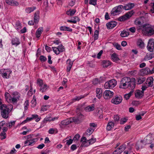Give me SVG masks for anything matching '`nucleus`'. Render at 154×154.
I'll list each match as a JSON object with an SVG mask.
<instances>
[{"mask_svg":"<svg viewBox=\"0 0 154 154\" xmlns=\"http://www.w3.org/2000/svg\"><path fill=\"white\" fill-rule=\"evenodd\" d=\"M135 79L134 78L124 77L120 81L119 88L123 89L128 88L132 91L135 87Z\"/></svg>","mask_w":154,"mask_h":154,"instance_id":"nucleus-1","label":"nucleus"},{"mask_svg":"<svg viewBox=\"0 0 154 154\" xmlns=\"http://www.w3.org/2000/svg\"><path fill=\"white\" fill-rule=\"evenodd\" d=\"M7 95H9V94H5L6 100L8 103H12L13 104H16L19 100L20 97V94L17 91L13 92L11 94V96L8 97Z\"/></svg>","mask_w":154,"mask_h":154,"instance_id":"nucleus-2","label":"nucleus"},{"mask_svg":"<svg viewBox=\"0 0 154 154\" xmlns=\"http://www.w3.org/2000/svg\"><path fill=\"white\" fill-rule=\"evenodd\" d=\"M142 32L146 36H151L154 34V26L149 24H144L143 26Z\"/></svg>","mask_w":154,"mask_h":154,"instance_id":"nucleus-3","label":"nucleus"},{"mask_svg":"<svg viewBox=\"0 0 154 154\" xmlns=\"http://www.w3.org/2000/svg\"><path fill=\"white\" fill-rule=\"evenodd\" d=\"M1 110V115L4 118H7L9 116V113L12 109L13 107L11 105H10L8 106L6 105L5 107H2Z\"/></svg>","mask_w":154,"mask_h":154,"instance_id":"nucleus-4","label":"nucleus"},{"mask_svg":"<svg viewBox=\"0 0 154 154\" xmlns=\"http://www.w3.org/2000/svg\"><path fill=\"white\" fill-rule=\"evenodd\" d=\"M117 84L115 79H112L106 82L104 84V87L106 89H111L113 88Z\"/></svg>","mask_w":154,"mask_h":154,"instance_id":"nucleus-5","label":"nucleus"},{"mask_svg":"<svg viewBox=\"0 0 154 154\" xmlns=\"http://www.w3.org/2000/svg\"><path fill=\"white\" fill-rule=\"evenodd\" d=\"M134 12L131 11L125 14L124 15L121 16L118 18V20L120 21H123L129 19L133 15Z\"/></svg>","mask_w":154,"mask_h":154,"instance_id":"nucleus-6","label":"nucleus"},{"mask_svg":"<svg viewBox=\"0 0 154 154\" xmlns=\"http://www.w3.org/2000/svg\"><path fill=\"white\" fill-rule=\"evenodd\" d=\"M26 137H27L28 139L24 142V144H26V146H31L32 144L34 143L38 140V139L37 138L29 139V138L31 137V135H27Z\"/></svg>","mask_w":154,"mask_h":154,"instance_id":"nucleus-7","label":"nucleus"},{"mask_svg":"<svg viewBox=\"0 0 154 154\" xmlns=\"http://www.w3.org/2000/svg\"><path fill=\"white\" fill-rule=\"evenodd\" d=\"M122 100V98L121 96H116L111 100L112 103L117 105L121 103Z\"/></svg>","mask_w":154,"mask_h":154,"instance_id":"nucleus-8","label":"nucleus"},{"mask_svg":"<svg viewBox=\"0 0 154 154\" xmlns=\"http://www.w3.org/2000/svg\"><path fill=\"white\" fill-rule=\"evenodd\" d=\"M114 94V93L109 90H106L103 94L104 98L106 100L109 99L111 98Z\"/></svg>","mask_w":154,"mask_h":154,"instance_id":"nucleus-9","label":"nucleus"},{"mask_svg":"<svg viewBox=\"0 0 154 154\" xmlns=\"http://www.w3.org/2000/svg\"><path fill=\"white\" fill-rule=\"evenodd\" d=\"M145 18L143 17H140L139 18L137 19L134 21L135 25L139 26H142L143 27V26L144 24Z\"/></svg>","mask_w":154,"mask_h":154,"instance_id":"nucleus-10","label":"nucleus"},{"mask_svg":"<svg viewBox=\"0 0 154 154\" xmlns=\"http://www.w3.org/2000/svg\"><path fill=\"white\" fill-rule=\"evenodd\" d=\"M147 48L148 51L153 52L154 51V42L153 39H150L147 46Z\"/></svg>","mask_w":154,"mask_h":154,"instance_id":"nucleus-11","label":"nucleus"},{"mask_svg":"<svg viewBox=\"0 0 154 154\" xmlns=\"http://www.w3.org/2000/svg\"><path fill=\"white\" fill-rule=\"evenodd\" d=\"M84 117V116L82 115H80L78 117H74L70 118V120L71 123L74 122L75 124L79 123L82 120V118Z\"/></svg>","mask_w":154,"mask_h":154,"instance_id":"nucleus-12","label":"nucleus"},{"mask_svg":"<svg viewBox=\"0 0 154 154\" xmlns=\"http://www.w3.org/2000/svg\"><path fill=\"white\" fill-rule=\"evenodd\" d=\"M126 145L123 144L113 152V154H120L125 149Z\"/></svg>","mask_w":154,"mask_h":154,"instance_id":"nucleus-13","label":"nucleus"},{"mask_svg":"<svg viewBox=\"0 0 154 154\" xmlns=\"http://www.w3.org/2000/svg\"><path fill=\"white\" fill-rule=\"evenodd\" d=\"M71 123L70 119H66L62 121L60 124V126L61 128H63L64 126L69 125Z\"/></svg>","mask_w":154,"mask_h":154,"instance_id":"nucleus-14","label":"nucleus"},{"mask_svg":"<svg viewBox=\"0 0 154 154\" xmlns=\"http://www.w3.org/2000/svg\"><path fill=\"white\" fill-rule=\"evenodd\" d=\"M117 23L115 21H111L106 24V26L107 29H111L115 27Z\"/></svg>","mask_w":154,"mask_h":154,"instance_id":"nucleus-15","label":"nucleus"},{"mask_svg":"<svg viewBox=\"0 0 154 154\" xmlns=\"http://www.w3.org/2000/svg\"><path fill=\"white\" fill-rule=\"evenodd\" d=\"M141 142L143 143L145 145L151 143L152 138L149 136H147L146 138H144L143 140H141Z\"/></svg>","mask_w":154,"mask_h":154,"instance_id":"nucleus-16","label":"nucleus"},{"mask_svg":"<svg viewBox=\"0 0 154 154\" xmlns=\"http://www.w3.org/2000/svg\"><path fill=\"white\" fill-rule=\"evenodd\" d=\"M135 97L137 98H141L144 95V93L141 91L138 90L136 91L135 94Z\"/></svg>","mask_w":154,"mask_h":154,"instance_id":"nucleus-17","label":"nucleus"},{"mask_svg":"<svg viewBox=\"0 0 154 154\" xmlns=\"http://www.w3.org/2000/svg\"><path fill=\"white\" fill-rule=\"evenodd\" d=\"M39 11H37L34 14V21L35 24L37 23L38 22L39 19Z\"/></svg>","mask_w":154,"mask_h":154,"instance_id":"nucleus-18","label":"nucleus"},{"mask_svg":"<svg viewBox=\"0 0 154 154\" xmlns=\"http://www.w3.org/2000/svg\"><path fill=\"white\" fill-rule=\"evenodd\" d=\"M154 57V51L151 52L149 54H147L145 56L143 60L145 61L148 60L152 59Z\"/></svg>","mask_w":154,"mask_h":154,"instance_id":"nucleus-19","label":"nucleus"},{"mask_svg":"<svg viewBox=\"0 0 154 154\" xmlns=\"http://www.w3.org/2000/svg\"><path fill=\"white\" fill-rule=\"evenodd\" d=\"M102 89L101 88H97L96 89V97L100 99L102 96Z\"/></svg>","mask_w":154,"mask_h":154,"instance_id":"nucleus-20","label":"nucleus"},{"mask_svg":"<svg viewBox=\"0 0 154 154\" xmlns=\"http://www.w3.org/2000/svg\"><path fill=\"white\" fill-rule=\"evenodd\" d=\"M134 6V4L132 3H128L125 5L123 6V9L126 10L131 9Z\"/></svg>","mask_w":154,"mask_h":154,"instance_id":"nucleus-21","label":"nucleus"},{"mask_svg":"<svg viewBox=\"0 0 154 154\" xmlns=\"http://www.w3.org/2000/svg\"><path fill=\"white\" fill-rule=\"evenodd\" d=\"M153 79L152 77L148 78L146 82V83L148 87H152L153 85Z\"/></svg>","mask_w":154,"mask_h":154,"instance_id":"nucleus-22","label":"nucleus"},{"mask_svg":"<svg viewBox=\"0 0 154 154\" xmlns=\"http://www.w3.org/2000/svg\"><path fill=\"white\" fill-rule=\"evenodd\" d=\"M12 43L13 45H15L17 46L20 44L18 38L16 37H15L12 39Z\"/></svg>","mask_w":154,"mask_h":154,"instance_id":"nucleus-23","label":"nucleus"},{"mask_svg":"<svg viewBox=\"0 0 154 154\" xmlns=\"http://www.w3.org/2000/svg\"><path fill=\"white\" fill-rule=\"evenodd\" d=\"M36 9V7L35 6H33L30 7H27L25 9L26 12L28 14H29L33 11Z\"/></svg>","mask_w":154,"mask_h":154,"instance_id":"nucleus-24","label":"nucleus"},{"mask_svg":"<svg viewBox=\"0 0 154 154\" xmlns=\"http://www.w3.org/2000/svg\"><path fill=\"white\" fill-rule=\"evenodd\" d=\"M137 45L140 48H142L144 46V43L141 39H138L137 42Z\"/></svg>","mask_w":154,"mask_h":154,"instance_id":"nucleus-25","label":"nucleus"},{"mask_svg":"<svg viewBox=\"0 0 154 154\" xmlns=\"http://www.w3.org/2000/svg\"><path fill=\"white\" fill-rule=\"evenodd\" d=\"M111 58L113 61L114 62H117L119 60L117 55L115 53H114L112 54Z\"/></svg>","mask_w":154,"mask_h":154,"instance_id":"nucleus-26","label":"nucleus"},{"mask_svg":"<svg viewBox=\"0 0 154 154\" xmlns=\"http://www.w3.org/2000/svg\"><path fill=\"white\" fill-rule=\"evenodd\" d=\"M81 142L82 143L81 146H86L87 140L86 137L84 136V135L81 138Z\"/></svg>","mask_w":154,"mask_h":154,"instance_id":"nucleus-27","label":"nucleus"},{"mask_svg":"<svg viewBox=\"0 0 154 154\" xmlns=\"http://www.w3.org/2000/svg\"><path fill=\"white\" fill-rule=\"evenodd\" d=\"M43 30V28L42 27H40L37 29L35 33V35L37 38L40 37Z\"/></svg>","mask_w":154,"mask_h":154,"instance_id":"nucleus-28","label":"nucleus"},{"mask_svg":"<svg viewBox=\"0 0 154 154\" xmlns=\"http://www.w3.org/2000/svg\"><path fill=\"white\" fill-rule=\"evenodd\" d=\"M96 139L92 136V137L91 139L87 140V146L93 144L96 142Z\"/></svg>","mask_w":154,"mask_h":154,"instance_id":"nucleus-29","label":"nucleus"},{"mask_svg":"<svg viewBox=\"0 0 154 154\" xmlns=\"http://www.w3.org/2000/svg\"><path fill=\"white\" fill-rule=\"evenodd\" d=\"M85 97V96L82 95L80 96H76L72 100L71 103H72L73 102L76 101H79L80 100L83 98Z\"/></svg>","mask_w":154,"mask_h":154,"instance_id":"nucleus-30","label":"nucleus"},{"mask_svg":"<svg viewBox=\"0 0 154 154\" xmlns=\"http://www.w3.org/2000/svg\"><path fill=\"white\" fill-rule=\"evenodd\" d=\"M129 35V32L128 31L123 30L122 31L120 34V35L122 37H125L128 36Z\"/></svg>","mask_w":154,"mask_h":154,"instance_id":"nucleus-31","label":"nucleus"},{"mask_svg":"<svg viewBox=\"0 0 154 154\" xmlns=\"http://www.w3.org/2000/svg\"><path fill=\"white\" fill-rule=\"evenodd\" d=\"M114 126V123L112 122H109L108 123L106 127V129L108 131L110 130L112 127Z\"/></svg>","mask_w":154,"mask_h":154,"instance_id":"nucleus-32","label":"nucleus"},{"mask_svg":"<svg viewBox=\"0 0 154 154\" xmlns=\"http://www.w3.org/2000/svg\"><path fill=\"white\" fill-rule=\"evenodd\" d=\"M86 103H84L83 105H79L77 106L76 108V111L77 112H78V110L79 111H81L83 109H84L85 110L86 109V107H84V104H85Z\"/></svg>","mask_w":154,"mask_h":154,"instance_id":"nucleus-33","label":"nucleus"},{"mask_svg":"<svg viewBox=\"0 0 154 154\" xmlns=\"http://www.w3.org/2000/svg\"><path fill=\"white\" fill-rule=\"evenodd\" d=\"M95 109V105L92 104L87 106V111L89 112L92 111Z\"/></svg>","mask_w":154,"mask_h":154,"instance_id":"nucleus-34","label":"nucleus"},{"mask_svg":"<svg viewBox=\"0 0 154 154\" xmlns=\"http://www.w3.org/2000/svg\"><path fill=\"white\" fill-rule=\"evenodd\" d=\"M146 80V78L144 77H140L137 79V83L138 84H142Z\"/></svg>","mask_w":154,"mask_h":154,"instance_id":"nucleus-35","label":"nucleus"},{"mask_svg":"<svg viewBox=\"0 0 154 154\" xmlns=\"http://www.w3.org/2000/svg\"><path fill=\"white\" fill-rule=\"evenodd\" d=\"M110 64V62L109 61L105 60L103 61V66L104 67H107Z\"/></svg>","mask_w":154,"mask_h":154,"instance_id":"nucleus-36","label":"nucleus"},{"mask_svg":"<svg viewBox=\"0 0 154 154\" xmlns=\"http://www.w3.org/2000/svg\"><path fill=\"white\" fill-rule=\"evenodd\" d=\"M40 91L42 92H43L44 91L46 90L48 88V86L47 85L45 84L44 85H42L40 86Z\"/></svg>","mask_w":154,"mask_h":154,"instance_id":"nucleus-37","label":"nucleus"},{"mask_svg":"<svg viewBox=\"0 0 154 154\" xmlns=\"http://www.w3.org/2000/svg\"><path fill=\"white\" fill-rule=\"evenodd\" d=\"M133 92V91H131L129 93L125 94L124 96V98L127 100H128L131 96Z\"/></svg>","mask_w":154,"mask_h":154,"instance_id":"nucleus-38","label":"nucleus"},{"mask_svg":"<svg viewBox=\"0 0 154 154\" xmlns=\"http://www.w3.org/2000/svg\"><path fill=\"white\" fill-rule=\"evenodd\" d=\"M57 48L59 52V53L60 52H63L65 50L64 46L62 45L59 46Z\"/></svg>","mask_w":154,"mask_h":154,"instance_id":"nucleus-39","label":"nucleus"},{"mask_svg":"<svg viewBox=\"0 0 154 154\" xmlns=\"http://www.w3.org/2000/svg\"><path fill=\"white\" fill-rule=\"evenodd\" d=\"M119 13L115 7L112 9L111 12V14L113 16L116 15Z\"/></svg>","mask_w":154,"mask_h":154,"instance_id":"nucleus-40","label":"nucleus"},{"mask_svg":"<svg viewBox=\"0 0 154 154\" xmlns=\"http://www.w3.org/2000/svg\"><path fill=\"white\" fill-rule=\"evenodd\" d=\"M99 32V31L97 30H96L94 31V40H96L98 38Z\"/></svg>","mask_w":154,"mask_h":154,"instance_id":"nucleus-41","label":"nucleus"},{"mask_svg":"<svg viewBox=\"0 0 154 154\" xmlns=\"http://www.w3.org/2000/svg\"><path fill=\"white\" fill-rule=\"evenodd\" d=\"M15 27L16 29L18 30L21 29L22 28L21 23L19 21H17L16 22Z\"/></svg>","mask_w":154,"mask_h":154,"instance_id":"nucleus-42","label":"nucleus"},{"mask_svg":"<svg viewBox=\"0 0 154 154\" xmlns=\"http://www.w3.org/2000/svg\"><path fill=\"white\" fill-rule=\"evenodd\" d=\"M15 121H11L10 122L7 123L6 124V125L8 127H9V128H11L13 125H14L15 123Z\"/></svg>","mask_w":154,"mask_h":154,"instance_id":"nucleus-43","label":"nucleus"},{"mask_svg":"<svg viewBox=\"0 0 154 154\" xmlns=\"http://www.w3.org/2000/svg\"><path fill=\"white\" fill-rule=\"evenodd\" d=\"M94 129L93 128H88V130H87V136L88 135H89L91 134L92 133L94 132Z\"/></svg>","mask_w":154,"mask_h":154,"instance_id":"nucleus-44","label":"nucleus"},{"mask_svg":"<svg viewBox=\"0 0 154 154\" xmlns=\"http://www.w3.org/2000/svg\"><path fill=\"white\" fill-rule=\"evenodd\" d=\"M123 5H119L117 6H116L115 8L119 13L122 11V10L123 9Z\"/></svg>","mask_w":154,"mask_h":154,"instance_id":"nucleus-45","label":"nucleus"},{"mask_svg":"<svg viewBox=\"0 0 154 154\" xmlns=\"http://www.w3.org/2000/svg\"><path fill=\"white\" fill-rule=\"evenodd\" d=\"M6 134L5 132H2L0 134L1 139L2 140L5 139L6 137Z\"/></svg>","mask_w":154,"mask_h":154,"instance_id":"nucleus-46","label":"nucleus"},{"mask_svg":"<svg viewBox=\"0 0 154 154\" xmlns=\"http://www.w3.org/2000/svg\"><path fill=\"white\" fill-rule=\"evenodd\" d=\"M114 46L117 49L120 50L121 49V46L117 43H115L113 44Z\"/></svg>","mask_w":154,"mask_h":154,"instance_id":"nucleus-47","label":"nucleus"},{"mask_svg":"<svg viewBox=\"0 0 154 154\" xmlns=\"http://www.w3.org/2000/svg\"><path fill=\"white\" fill-rule=\"evenodd\" d=\"M149 71L150 70L149 68H146L145 69L142 70V72H143L144 74H146L149 73Z\"/></svg>","mask_w":154,"mask_h":154,"instance_id":"nucleus-48","label":"nucleus"},{"mask_svg":"<svg viewBox=\"0 0 154 154\" xmlns=\"http://www.w3.org/2000/svg\"><path fill=\"white\" fill-rule=\"evenodd\" d=\"M29 102L28 100H26L24 103V108L25 110H27L28 109V106H29Z\"/></svg>","mask_w":154,"mask_h":154,"instance_id":"nucleus-49","label":"nucleus"},{"mask_svg":"<svg viewBox=\"0 0 154 154\" xmlns=\"http://www.w3.org/2000/svg\"><path fill=\"white\" fill-rule=\"evenodd\" d=\"M49 107L48 105H45L42 106L41 108V110L42 111H46L48 109Z\"/></svg>","mask_w":154,"mask_h":154,"instance_id":"nucleus-50","label":"nucleus"},{"mask_svg":"<svg viewBox=\"0 0 154 154\" xmlns=\"http://www.w3.org/2000/svg\"><path fill=\"white\" fill-rule=\"evenodd\" d=\"M52 48L53 51L57 55L60 54L59 52V51L57 48L55 47H52Z\"/></svg>","mask_w":154,"mask_h":154,"instance_id":"nucleus-51","label":"nucleus"},{"mask_svg":"<svg viewBox=\"0 0 154 154\" xmlns=\"http://www.w3.org/2000/svg\"><path fill=\"white\" fill-rule=\"evenodd\" d=\"M40 59L42 62L45 61L47 60L46 58L43 55H41L40 57Z\"/></svg>","mask_w":154,"mask_h":154,"instance_id":"nucleus-52","label":"nucleus"},{"mask_svg":"<svg viewBox=\"0 0 154 154\" xmlns=\"http://www.w3.org/2000/svg\"><path fill=\"white\" fill-rule=\"evenodd\" d=\"M89 4L95 6L97 4V0H90Z\"/></svg>","mask_w":154,"mask_h":154,"instance_id":"nucleus-53","label":"nucleus"},{"mask_svg":"<svg viewBox=\"0 0 154 154\" xmlns=\"http://www.w3.org/2000/svg\"><path fill=\"white\" fill-rule=\"evenodd\" d=\"M51 120V117H46L44 119L43 122L46 123L50 121Z\"/></svg>","mask_w":154,"mask_h":154,"instance_id":"nucleus-54","label":"nucleus"},{"mask_svg":"<svg viewBox=\"0 0 154 154\" xmlns=\"http://www.w3.org/2000/svg\"><path fill=\"white\" fill-rule=\"evenodd\" d=\"M66 63L68 65V66H72L73 62L71 61L70 59H68L66 61Z\"/></svg>","mask_w":154,"mask_h":154,"instance_id":"nucleus-55","label":"nucleus"},{"mask_svg":"<svg viewBox=\"0 0 154 154\" xmlns=\"http://www.w3.org/2000/svg\"><path fill=\"white\" fill-rule=\"evenodd\" d=\"M100 83V81L97 78L94 79L93 81V84L94 85H96Z\"/></svg>","mask_w":154,"mask_h":154,"instance_id":"nucleus-56","label":"nucleus"},{"mask_svg":"<svg viewBox=\"0 0 154 154\" xmlns=\"http://www.w3.org/2000/svg\"><path fill=\"white\" fill-rule=\"evenodd\" d=\"M37 83L41 86L43 85V82L42 80L40 79H38L37 80Z\"/></svg>","mask_w":154,"mask_h":154,"instance_id":"nucleus-57","label":"nucleus"},{"mask_svg":"<svg viewBox=\"0 0 154 154\" xmlns=\"http://www.w3.org/2000/svg\"><path fill=\"white\" fill-rule=\"evenodd\" d=\"M97 124L94 123H91L89 124L90 128H94L97 127Z\"/></svg>","mask_w":154,"mask_h":154,"instance_id":"nucleus-58","label":"nucleus"},{"mask_svg":"<svg viewBox=\"0 0 154 154\" xmlns=\"http://www.w3.org/2000/svg\"><path fill=\"white\" fill-rule=\"evenodd\" d=\"M6 3L8 5H12L13 0H5Z\"/></svg>","mask_w":154,"mask_h":154,"instance_id":"nucleus-59","label":"nucleus"},{"mask_svg":"<svg viewBox=\"0 0 154 154\" xmlns=\"http://www.w3.org/2000/svg\"><path fill=\"white\" fill-rule=\"evenodd\" d=\"M1 73L2 74V75L3 78L7 79L9 78V77L8 76L6 72H1Z\"/></svg>","mask_w":154,"mask_h":154,"instance_id":"nucleus-60","label":"nucleus"},{"mask_svg":"<svg viewBox=\"0 0 154 154\" xmlns=\"http://www.w3.org/2000/svg\"><path fill=\"white\" fill-rule=\"evenodd\" d=\"M103 52V50H101L97 54V57L98 59H100L101 57V56Z\"/></svg>","mask_w":154,"mask_h":154,"instance_id":"nucleus-61","label":"nucleus"},{"mask_svg":"<svg viewBox=\"0 0 154 154\" xmlns=\"http://www.w3.org/2000/svg\"><path fill=\"white\" fill-rule=\"evenodd\" d=\"M45 146V144H44L42 143L41 144L38 145L37 147V148L38 149H42Z\"/></svg>","mask_w":154,"mask_h":154,"instance_id":"nucleus-62","label":"nucleus"},{"mask_svg":"<svg viewBox=\"0 0 154 154\" xmlns=\"http://www.w3.org/2000/svg\"><path fill=\"white\" fill-rule=\"evenodd\" d=\"M114 119L115 121H118L119 120V117L117 115H115L114 116Z\"/></svg>","mask_w":154,"mask_h":154,"instance_id":"nucleus-63","label":"nucleus"},{"mask_svg":"<svg viewBox=\"0 0 154 154\" xmlns=\"http://www.w3.org/2000/svg\"><path fill=\"white\" fill-rule=\"evenodd\" d=\"M80 137V135L79 134H77L74 137L73 140H78Z\"/></svg>","mask_w":154,"mask_h":154,"instance_id":"nucleus-64","label":"nucleus"}]
</instances>
